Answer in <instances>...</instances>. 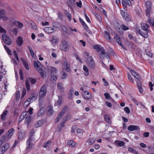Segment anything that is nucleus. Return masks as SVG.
Instances as JSON below:
<instances>
[{
	"label": "nucleus",
	"instance_id": "4c0bfd02",
	"mask_svg": "<svg viewBox=\"0 0 154 154\" xmlns=\"http://www.w3.org/2000/svg\"><path fill=\"white\" fill-rule=\"evenodd\" d=\"M62 97L60 96H58V100L57 103L58 105H60L62 104Z\"/></svg>",
	"mask_w": 154,
	"mask_h": 154
},
{
	"label": "nucleus",
	"instance_id": "473e14b6",
	"mask_svg": "<svg viewBox=\"0 0 154 154\" xmlns=\"http://www.w3.org/2000/svg\"><path fill=\"white\" fill-rule=\"evenodd\" d=\"M104 118L106 121L109 124H110L111 122L110 118L109 116L106 114H105L104 116Z\"/></svg>",
	"mask_w": 154,
	"mask_h": 154
},
{
	"label": "nucleus",
	"instance_id": "bf43d9fd",
	"mask_svg": "<svg viewBox=\"0 0 154 154\" xmlns=\"http://www.w3.org/2000/svg\"><path fill=\"white\" fill-rule=\"evenodd\" d=\"M31 24L32 26V28L35 29H37V26L36 24L34 22H32L31 23Z\"/></svg>",
	"mask_w": 154,
	"mask_h": 154
},
{
	"label": "nucleus",
	"instance_id": "774afa93",
	"mask_svg": "<svg viewBox=\"0 0 154 154\" xmlns=\"http://www.w3.org/2000/svg\"><path fill=\"white\" fill-rule=\"evenodd\" d=\"M124 110L127 113L129 114L130 113V110L128 107H125Z\"/></svg>",
	"mask_w": 154,
	"mask_h": 154
},
{
	"label": "nucleus",
	"instance_id": "603ef678",
	"mask_svg": "<svg viewBox=\"0 0 154 154\" xmlns=\"http://www.w3.org/2000/svg\"><path fill=\"white\" fill-rule=\"evenodd\" d=\"M128 79L129 80V81L130 82H131L132 83H134V81H136V79H137V78H134V79H133V78H128Z\"/></svg>",
	"mask_w": 154,
	"mask_h": 154
},
{
	"label": "nucleus",
	"instance_id": "680f3d73",
	"mask_svg": "<svg viewBox=\"0 0 154 154\" xmlns=\"http://www.w3.org/2000/svg\"><path fill=\"white\" fill-rule=\"evenodd\" d=\"M47 30H48V32L49 33H51L54 31V29L51 27L46 28Z\"/></svg>",
	"mask_w": 154,
	"mask_h": 154
},
{
	"label": "nucleus",
	"instance_id": "a18cd8bd",
	"mask_svg": "<svg viewBox=\"0 0 154 154\" xmlns=\"http://www.w3.org/2000/svg\"><path fill=\"white\" fill-rule=\"evenodd\" d=\"M152 4L151 2L149 1H148L146 3V6L147 8H150L151 9V6Z\"/></svg>",
	"mask_w": 154,
	"mask_h": 154
},
{
	"label": "nucleus",
	"instance_id": "9d476101",
	"mask_svg": "<svg viewBox=\"0 0 154 154\" xmlns=\"http://www.w3.org/2000/svg\"><path fill=\"white\" fill-rule=\"evenodd\" d=\"M2 38L3 41L7 45L11 44V41L10 38L5 35L3 34L2 35Z\"/></svg>",
	"mask_w": 154,
	"mask_h": 154
},
{
	"label": "nucleus",
	"instance_id": "c85d7f7f",
	"mask_svg": "<svg viewBox=\"0 0 154 154\" xmlns=\"http://www.w3.org/2000/svg\"><path fill=\"white\" fill-rule=\"evenodd\" d=\"M83 69L85 72L84 73V74L86 76L88 75H89V70L88 69V68L85 65H84L83 66Z\"/></svg>",
	"mask_w": 154,
	"mask_h": 154
},
{
	"label": "nucleus",
	"instance_id": "6ab92c4d",
	"mask_svg": "<svg viewBox=\"0 0 154 154\" xmlns=\"http://www.w3.org/2000/svg\"><path fill=\"white\" fill-rule=\"evenodd\" d=\"M68 6L71 8L72 6L75 5V1L74 0H68L67 1Z\"/></svg>",
	"mask_w": 154,
	"mask_h": 154
},
{
	"label": "nucleus",
	"instance_id": "412c9836",
	"mask_svg": "<svg viewBox=\"0 0 154 154\" xmlns=\"http://www.w3.org/2000/svg\"><path fill=\"white\" fill-rule=\"evenodd\" d=\"M34 66L35 68L40 69L41 66H42V65L39 61H35L34 62Z\"/></svg>",
	"mask_w": 154,
	"mask_h": 154
},
{
	"label": "nucleus",
	"instance_id": "cd10ccee",
	"mask_svg": "<svg viewBox=\"0 0 154 154\" xmlns=\"http://www.w3.org/2000/svg\"><path fill=\"white\" fill-rule=\"evenodd\" d=\"M36 99V97L35 96H32L29 98H28L24 103V104L27 102H30L31 101H33L35 100Z\"/></svg>",
	"mask_w": 154,
	"mask_h": 154
},
{
	"label": "nucleus",
	"instance_id": "052dcab7",
	"mask_svg": "<svg viewBox=\"0 0 154 154\" xmlns=\"http://www.w3.org/2000/svg\"><path fill=\"white\" fill-rule=\"evenodd\" d=\"M97 17V19L99 21H101L102 20L101 16L98 13L96 12H95L94 14Z\"/></svg>",
	"mask_w": 154,
	"mask_h": 154
},
{
	"label": "nucleus",
	"instance_id": "69168bd1",
	"mask_svg": "<svg viewBox=\"0 0 154 154\" xmlns=\"http://www.w3.org/2000/svg\"><path fill=\"white\" fill-rule=\"evenodd\" d=\"M104 95L105 96V98L107 99H109L110 98V96L109 94L108 93H105Z\"/></svg>",
	"mask_w": 154,
	"mask_h": 154
},
{
	"label": "nucleus",
	"instance_id": "6e6d98bb",
	"mask_svg": "<svg viewBox=\"0 0 154 154\" xmlns=\"http://www.w3.org/2000/svg\"><path fill=\"white\" fill-rule=\"evenodd\" d=\"M84 15L85 16V18L87 20V21L89 23H91V20L87 16L85 12H84Z\"/></svg>",
	"mask_w": 154,
	"mask_h": 154
},
{
	"label": "nucleus",
	"instance_id": "f3484780",
	"mask_svg": "<svg viewBox=\"0 0 154 154\" xmlns=\"http://www.w3.org/2000/svg\"><path fill=\"white\" fill-rule=\"evenodd\" d=\"M128 130L132 131L134 130H140L139 127L136 125H131L129 126L128 128Z\"/></svg>",
	"mask_w": 154,
	"mask_h": 154
},
{
	"label": "nucleus",
	"instance_id": "f704fd0d",
	"mask_svg": "<svg viewBox=\"0 0 154 154\" xmlns=\"http://www.w3.org/2000/svg\"><path fill=\"white\" fill-rule=\"evenodd\" d=\"M26 112L22 113L19 118L18 120L19 122H20L25 118V116L26 115Z\"/></svg>",
	"mask_w": 154,
	"mask_h": 154
},
{
	"label": "nucleus",
	"instance_id": "0eeeda50",
	"mask_svg": "<svg viewBox=\"0 0 154 154\" xmlns=\"http://www.w3.org/2000/svg\"><path fill=\"white\" fill-rule=\"evenodd\" d=\"M47 92L46 85L44 84L41 88L39 92V97L42 98L45 96Z\"/></svg>",
	"mask_w": 154,
	"mask_h": 154
},
{
	"label": "nucleus",
	"instance_id": "58836bf2",
	"mask_svg": "<svg viewBox=\"0 0 154 154\" xmlns=\"http://www.w3.org/2000/svg\"><path fill=\"white\" fill-rule=\"evenodd\" d=\"M42 120H39L37 122L35 125V127L36 128L42 126Z\"/></svg>",
	"mask_w": 154,
	"mask_h": 154
},
{
	"label": "nucleus",
	"instance_id": "a19ab883",
	"mask_svg": "<svg viewBox=\"0 0 154 154\" xmlns=\"http://www.w3.org/2000/svg\"><path fill=\"white\" fill-rule=\"evenodd\" d=\"M74 91V90L73 89H71L69 91V94L68 98L69 99H71L72 98V94Z\"/></svg>",
	"mask_w": 154,
	"mask_h": 154
},
{
	"label": "nucleus",
	"instance_id": "9b49d317",
	"mask_svg": "<svg viewBox=\"0 0 154 154\" xmlns=\"http://www.w3.org/2000/svg\"><path fill=\"white\" fill-rule=\"evenodd\" d=\"M68 108L66 106H64L63 107L61 111L60 112L57 118L56 119L57 122L59 121V119L61 118V117L64 115L65 112H66Z\"/></svg>",
	"mask_w": 154,
	"mask_h": 154
},
{
	"label": "nucleus",
	"instance_id": "49530a36",
	"mask_svg": "<svg viewBox=\"0 0 154 154\" xmlns=\"http://www.w3.org/2000/svg\"><path fill=\"white\" fill-rule=\"evenodd\" d=\"M146 54L149 57H152L153 55L152 53L148 50H146L145 51Z\"/></svg>",
	"mask_w": 154,
	"mask_h": 154
},
{
	"label": "nucleus",
	"instance_id": "423d86ee",
	"mask_svg": "<svg viewBox=\"0 0 154 154\" xmlns=\"http://www.w3.org/2000/svg\"><path fill=\"white\" fill-rule=\"evenodd\" d=\"M29 81L32 84H35L36 81L35 79H33L32 78H28L26 80V85L27 90L29 91L30 89V85Z\"/></svg>",
	"mask_w": 154,
	"mask_h": 154
},
{
	"label": "nucleus",
	"instance_id": "f03ea898",
	"mask_svg": "<svg viewBox=\"0 0 154 154\" xmlns=\"http://www.w3.org/2000/svg\"><path fill=\"white\" fill-rule=\"evenodd\" d=\"M83 55L86 59V63L88 66L91 69H94L95 68L96 64L91 56H90V54L86 52H84Z\"/></svg>",
	"mask_w": 154,
	"mask_h": 154
},
{
	"label": "nucleus",
	"instance_id": "4be33fe9",
	"mask_svg": "<svg viewBox=\"0 0 154 154\" xmlns=\"http://www.w3.org/2000/svg\"><path fill=\"white\" fill-rule=\"evenodd\" d=\"M115 143L117 146H122L124 145V142L122 141L116 140L115 141Z\"/></svg>",
	"mask_w": 154,
	"mask_h": 154
},
{
	"label": "nucleus",
	"instance_id": "bb28decb",
	"mask_svg": "<svg viewBox=\"0 0 154 154\" xmlns=\"http://www.w3.org/2000/svg\"><path fill=\"white\" fill-rule=\"evenodd\" d=\"M134 77H136V76H138V74L134 70H133L131 68H129L128 69Z\"/></svg>",
	"mask_w": 154,
	"mask_h": 154
},
{
	"label": "nucleus",
	"instance_id": "8fccbe9b",
	"mask_svg": "<svg viewBox=\"0 0 154 154\" xmlns=\"http://www.w3.org/2000/svg\"><path fill=\"white\" fill-rule=\"evenodd\" d=\"M28 49L30 52L31 54V55L32 57H34V56L35 55L33 51L32 48L28 46Z\"/></svg>",
	"mask_w": 154,
	"mask_h": 154
},
{
	"label": "nucleus",
	"instance_id": "a878e982",
	"mask_svg": "<svg viewBox=\"0 0 154 154\" xmlns=\"http://www.w3.org/2000/svg\"><path fill=\"white\" fill-rule=\"evenodd\" d=\"M93 48L94 49H96L97 51L98 52H99L100 51L101 48V46L97 44H96L94 45Z\"/></svg>",
	"mask_w": 154,
	"mask_h": 154
},
{
	"label": "nucleus",
	"instance_id": "ea45409f",
	"mask_svg": "<svg viewBox=\"0 0 154 154\" xmlns=\"http://www.w3.org/2000/svg\"><path fill=\"white\" fill-rule=\"evenodd\" d=\"M58 40L57 38L56 37H54L51 40V42L52 44L54 45H54H55L56 43L57 42Z\"/></svg>",
	"mask_w": 154,
	"mask_h": 154
},
{
	"label": "nucleus",
	"instance_id": "5701e85b",
	"mask_svg": "<svg viewBox=\"0 0 154 154\" xmlns=\"http://www.w3.org/2000/svg\"><path fill=\"white\" fill-rule=\"evenodd\" d=\"M57 87L58 90L60 91H64V88L63 87V84L61 82H60L57 84Z\"/></svg>",
	"mask_w": 154,
	"mask_h": 154
},
{
	"label": "nucleus",
	"instance_id": "2eb2a0df",
	"mask_svg": "<svg viewBox=\"0 0 154 154\" xmlns=\"http://www.w3.org/2000/svg\"><path fill=\"white\" fill-rule=\"evenodd\" d=\"M8 113V111L7 110H5L3 113L1 115V119L2 121H5L7 120V116Z\"/></svg>",
	"mask_w": 154,
	"mask_h": 154
},
{
	"label": "nucleus",
	"instance_id": "aec40b11",
	"mask_svg": "<svg viewBox=\"0 0 154 154\" xmlns=\"http://www.w3.org/2000/svg\"><path fill=\"white\" fill-rule=\"evenodd\" d=\"M125 43L127 46L131 48H134V47L136 46V45L134 43L129 41H125Z\"/></svg>",
	"mask_w": 154,
	"mask_h": 154
},
{
	"label": "nucleus",
	"instance_id": "13d9d810",
	"mask_svg": "<svg viewBox=\"0 0 154 154\" xmlns=\"http://www.w3.org/2000/svg\"><path fill=\"white\" fill-rule=\"evenodd\" d=\"M74 56L76 57V59L77 60H79V62H80L81 63H83L82 59H80L79 58V56L77 54H74Z\"/></svg>",
	"mask_w": 154,
	"mask_h": 154
},
{
	"label": "nucleus",
	"instance_id": "f257e3e1",
	"mask_svg": "<svg viewBox=\"0 0 154 154\" xmlns=\"http://www.w3.org/2000/svg\"><path fill=\"white\" fill-rule=\"evenodd\" d=\"M140 25L142 29L145 32H143L139 28L137 27L136 29V31L143 38H146L148 36L149 30L148 29L149 27V26L148 24L145 23H141Z\"/></svg>",
	"mask_w": 154,
	"mask_h": 154
},
{
	"label": "nucleus",
	"instance_id": "f8f14e48",
	"mask_svg": "<svg viewBox=\"0 0 154 154\" xmlns=\"http://www.w3.org/2000/svg\"><path fill=\"white\" fill-rule=\"evenodd\" d=\"M58 73L57 69L54 67H51V77H57V75Z\"/></svg>",
	"mask_w": 154,
	"mask_h": 154
},
{
	"label": "nucleus",
	"instance_id": "c9c22d12",
	"mask_svg": "<svg viewBox=\"0 0 154 154\" xmlns=\"http://www.w3.org/2000/svg\"><path fill=\"white\" fill-rule=\"evenodd\" d=\"M5 12L4 10H0V19L5 17Z\"/></svg>",
	"mask_w": 154,
	"mask_h": 154
},
{
	"label": "nucleus",
	"instance_id": "a211bd4d",
	"mask_svg": "<svg viewBox=\"0 0 154 154\" xmlns=\"http://www.w3.org/2000/svg\"><path fill=\"white\" fill-rule=\"evenodd\" d=\"M23 42V39L21 37L19 36L17 38L16 40L17 44L19 46H21L22 45Z\"/></svg>",
	"mask_w": 154,
	"mask_h": 154
},
{
	"label": "nucleus",
	"instance_id": "37998d69",
	"mask_svg": "<svg viewBox=\"0 0 154 154\" xmlns=\"http://www.w3.org/2000/svg\"><path fill=\"white\" fill-rule=\"evenodd\" d=\"M48 109L47 114L49 116H51L53 112L52 109L51 107H48Z\"/></svg>",
	"mask_w": 154,
	"mask_h": 154
},
{
	"label": "nucleus",
	"instance_id": "4d7b16f0",
	"mask_svg": "<svg viewBox=\"0 0 154 154\" xmlns=\"http://www.w3.org/2000/svg\"><path fill=\"white\" fill-rule=\"evenodd\" d=\"M12 32L15 35H17L18 32V29L17 28H14L12 30Z\"/></svg>",
	"mask_w": 154,
	"mask_h": 154
},
{
	"label": "nucleus",
	"instance_id": "72a5a7b5",
	"mask_svg": "<svg viewBox=\"0 0 154 154\" xmlns=\"http://www.w3.org/2000/svg\"><path fill=\"white\" fill-rule=\"evenodd\" d=\"M51 142L50 141H48L47 143H45L43 145V147L44 148L49 147L51 145Z\"/></svg>",
	"mask_w": 154,
	"mask_h": 154
},
{
	"label": "nucleus",
	"instance_id": "ddd939ff",
	"mask_svg": "<svg viewBox=\"0 0 154 154\" xmlns=\"http://www.w3.org/2000/svg\"><path fill=\"white\" fill-rule=\"evenodd\" d=\"M137 79L138 81H136V82L139 89V91L140 94H142L143 93V90L141 84V82L140 81V78H137Z\"/></svg>",
	"mask_w": 154,
	"mask_h": 154
},
{
	"label": "nucleus",
	"instance_id": "864d4df0",
	"mask_svg": "<svg viewBox=\"0 0 154 154\" xmlns=\"http://www.w3.org/2000/svg\"><path fill=\"white\" fill-rule=\"evenodd\" d=\"M61 28L63 31L65 32L66 33L68 34V30H67V28L65 26L62 25L61 26Z\"/></svg>",
	"mask_w": 154,
	"mask_h": 154
},
{
	"label": "nucleus",
	"instance_id": "dca6fc26",
	"mask_svg": "<svg viewBox=\"0 0 154 154\" xmlns=\"http://www.w3.org/2000/svg\"><path fill=\"white\" fill-rule=\"evenodd\" d=\"M114 26L117 30L121 34H123V32L122 31L121 26L117 22H116L114 24Z\"/></svg>",
	"mask_w": 154,
	"mask_h": 154
},
{
	"label": "nucleus",
	"instance_id": "6e6552de",
	"mask_svg": "<svg viewBox=\"0 0 154 154\" xmlns=\"http://www.w3.org/2000/svg\"><path fill=\"white\" fill-rule=\"evenodd\" d=\"M82 96L86 100H88L92 98L91 93L88 91H83L82 92Z\"/></svg>",
	"mask_w": 154,
	"mask_h": 154
},
{
	"label": "nucleus",
	"instance_id": "0e129e2a",
	"mask_svg": "<svg viewBox=\"0 0 154 154\" xmlns=\"http://www.w3.org/2000/svg\"><path fill=\"white\" fill-rule=\"evenodd\" d=\"M9 147V144L8 143H6L2 147V148H4L6 150H7Z\"/></svg>",
	"mask_w": 154,
	"mask_h": 154
},
{
	"label": "nucleus",
	"instance_id": "de8ad7c7",
	"mask_svg": "<svg viewBox=\"0 0 154 154\" xmlns=\"http://www.w3.org/2000/svg\"><path fill=\"white\" fill-rule=\"evenodd\" d=\"M121 26L122 27V28H121L122 31V30L126 31L128 30L129 29L128 27L122 24V25Z\"/></svg>",
	"mask_w": 154,
	"mask_h": 154
},
{
	"label": "nucleus",
	"instance_id": "3c124183",
	"mask_svg": "<svg viewBox=\"0 0 154 154\" xmlns=\"http://www.w3.org/2000/svg\"><path fill=\"white\" fill-rule=\"evenodd\" d=\"M151 11V9L150 8H147L146 10V15L149 17L150 16V12Z\"/></svg>",
	"mask_w": 154,
	"mask_h": 154
},
{
	"label": "nucleus",
	"instance_id": "c03bdc74",
	"mask_svg": "<svg viewBox=\"0 0 154 154\" xmlns=\"http://www.w3.org/2000/svg\"><path fill=\"white\" fill-rule=\"evenodd\" d=\"M4 47L8 54L10 55H11V52L9 48L5 45H4Z\"/></svg>",
	"mask_w": 154,
	"mask_h": 154
},
{
	"label": "nucleus",
	"instance_id": "e2e57ef3",
	"mask_svg": "<svg viewBox=\"0 0 154 154\" xmlns=\"http://www.w3.org/2000/svg\"><path fill=\"white\" fill-rule=\"evenodd\" d=\"M16 98L17 100L19 99L20 97V93L19 91H17L16 92Z\"/></svg>",
	"mask_w": 154,
	"mask_h": 154
},
{
	"label": "nucleus",
	"instance_id": "09e8293b",
	"mask_svg": "<svg viewBox=\"0 0 154 154\" xmlns=\"http://www.w3.org/2000/svg\"><path fill=\"white\" fill-rule=\"evenodd\" d=\"M65 14L66 17H68L69 21H70L72 19L71 15V14L68 12H65Z\"/></svg>",
	"mask_w": 154,
	"mask_h": 154
},
{
	"label": "nucleus",
	"instance_id": "c756f323",
	"mask_svg": "<svg viewBox=\"0 0 154 154\" xmlns=\"http://www.w3.org/2000/svg\"><path fill=\"white\" fill-rule=\"evenodd\" d=\"M20 59L22 60V63L23 64L25 68L27 70L29 69V67H28V65L27 63L23 59V58H21Z\"/></svg>",
	"mask_w": 154,
	"mask_h": 154
},
{
	"label": "nucleus",
	"instance_id": "4468645a",
	"mask_svg": "<svg viewBox=\"0 0 154 154\" xmlns=\"http://www.w3.org/2000/svg\"><path fill=\"white\" fill-rule=\"evenodd\" d=\"M14 132V130L13 128L10 129L6 134L7 138L10 139L13 135Z\"/></svg>",
	"mask_w": 154,
	"mask_h": 154
},
{
	"label": "nucleus",
	"instance_id": "1a4fd4ad",
	"mask_svg": "<svg viewBox=\"0 0 154 154\" xmlns=\"http://www.w3.org/2000/svg\"><path fill=\"white\" fill-rule=\"evenodd\" d=\"M120 13L122 15L123 18L126 21H130L131 20L128 14L123 11V10H121L120 11Z\"/></svg>",
	"mask_w": 154,
	"mask_h": 154
},
{
	"label": "nucleus",
	"instance_id": "39448f33",
	"mask_svg": "<svg viewBox=\"0 0 154 154\" xmlns=\"http://www.w3.org/2000/svg\"><path fill=\"white\" fill-rule=\"evenodd\" d=\"M69 46L68 42L65 40L61 41L60 45V48L61 50L66 51L69 49Z\"/></svg>",
	"mask_w": 154,
	"mask_h": 154
},
{
	"label": "nucleus",
	"instance_id": "2f4dec72",
	"mask_svg": "<svg viewBox=\"0 0 154 154\" xmlns=\"http://www.w3.org/2000/svg\"><path fill=\"white\" fill-rule=\"evenodd\" d=\"M67 144L69 146H71L72 147H74L76 145L75 142L73 140L69 141L68 142Z\"/></svg>",
	"mask_w": 154,
	"mask_h": 154
},
{
	"label": "nucleus",
	"instance_id": "338daca9",
	"mask_svg": "<svg viewBox=\"0 0 154 154\" xmlns=\"http://www.w3.org/2000/svg\"><path fill=\"white\" fill-rule=\"evenodd\" d=\"M26 92V89L25 88H23L22 89V97H23L25 95Z\"/></svg>",
	"mask_w": 154,
	"mask_h": 154
},
{
	"label": "nucleus",
	"instance_id": "79ce46f5",
	"mask_svg": "<svg viewBox=\"0 0 154 154\" xmlns=\"http://www.w3.org/2000/svg\"><path fill=\"white\" fill-rule=\"evenodd\" d=\"M104 36L107 39L110 40L111 39L110 36L108 32L105 31V32Z\"/></svg>",
	"mask_w": 154,
	"mask_h": 154
},
{
	"label": "nucleus",
	"instance_id": "7c9ffc66",
	"mask_svg": "<svg viewBox=\"0 0 154 154\" xmlns=\"http://www.w3.org/2000/svg\"><path fill=\"white\" fill-rule=\"evenodd\" d=\"M114 39L116 41V42L118 44L119 43V42H121V38L119 36L116 34L115 33V35L114 37Z\"/></svg>",
	"mask_w": 154,
	"mask_h": 154
},
{
	"label": "nucleus",
	"instance_id": "5fc2aeb1",
	"mask_svg": "<svg viewBox=\"0 0 154 154\" xmlns=\"http://www.w3.org/2000/svg\"><path fill=\"white\" fill-rule=\"evenodd\" d=\"M18 139L19 140H21L24 137V135H23L21 133H19L18 134Z\"/></svg>",
	"mask_w": 154,
	"mask_h": 154
},
{
	"label": "nucleus",
	"instance_id": "20e7f679",
	"mask_svg": "<svg viewBox=\"0 0 154 154\" xmlns=\"http://www.w3.org/2000/svg\"><path fill=\"white\" fill-rule=\"evenodd\" d=\"M34 141L33 137H29L26 141V150L27 152H30L34 147V144L32 143Z\"/></svg>",
	"mask_w": 154,
	"mask_h": 154
},
{
	"label": "nucleus",
	"instance_id": "e433bc0d",
	"mask_svg": "<svg viewBox=\"0 0 154 154\" xmlns=\"http://www.w3.org/2000/svg\"><path fill=\"white\" fill-rule=\"evenodd\" d=\"M44 114V109L42 108L38 111V112L37 115L39 117L41 116Z\"/></svg>",
	"mask_w": 154,
	"mask_h": 154
},
{
	"label": "nucleus",
	"instance_id": "393cba45",
	"mask_svg": "<svg viewBox=\"0 0 154 154\" xmlns=\"http://www.w3.org/2000/svg\"><path fill=\"white\" fill-rule=\"evenodd\" d=\"M96 140L94 138H90L87 140V142L89 143V145H92L93 144Z\"/></svg>",
	"mask_w": 154,
	"mask_h": 154
},
{
	"label": "nucleus",
	"instance_id": "7ed1b4c3",
	"mask_svg": "<svg viewBox=\"0 0 154 154\" xmlns=\"http://www.w3.org/2000/svg\"><path fill=\"white\" fill-rule=\"evenodd\" d=\"M62 62V65L63 66L64 69H62V71L60 72V74L64 77H66L67 75L64 71V70H65L67 72H70L71 70L70 66L65 60H63Z\"/></svg>",
	"mask_w": 154,
	"mask_h": 154
},
{
	"label": "nucleus",
	"instance_id": "b1692460",
	"mask_svg": "<svg viewBox=\"0 0 154 154\" xmlns=\"http://www.w3.org/2000/svg\"><path fill=\"white\" fill-rule=\"evenodd\" d=\"M1 141L2 143L7 142L9 139L7 138L6 135L2 136L1 137Z\"/></svg>",
	"mask_w": 154,
	"mask_h": 154
}]
</instances>
